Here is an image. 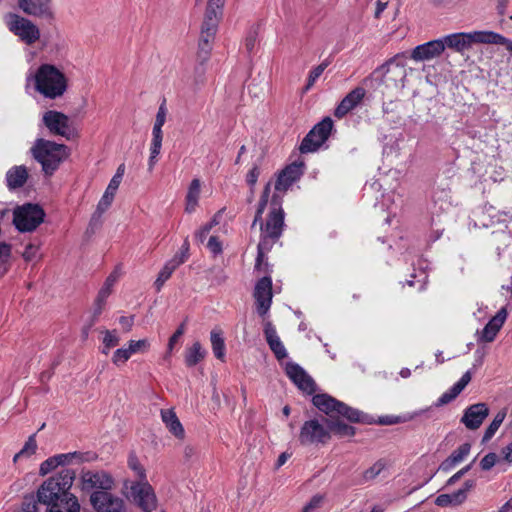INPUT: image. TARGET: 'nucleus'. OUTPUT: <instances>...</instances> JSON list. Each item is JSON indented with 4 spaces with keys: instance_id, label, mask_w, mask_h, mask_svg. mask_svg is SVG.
<instances>
[{
    "instance_id": "4",
    "label": "nucleus",
    "mask_w": 512,
    "mask_h": 512,
    "mask_svg": "<svg viewBox=\"0 0 512 512\" xmlns=\"http://www.w3.org/2000/svg\"><path fill=\"white\" fill-rule=\"evenodd\" d=\"M128 467L139 478V481L125 480L124 489L127 491L128 496L137 502L144 512H151L157 506V499L151 486L143 481L145 472L134 454H130L128 457Z\"/></svg>"
},
{
    "instance_id": "32",
    "label": "nucleus",
    "mask_w": 512,
    "mask_h": 512,
    "mask_svg": "<svg viewBox=\"0 0 512 512\" xmlns=\"http://www.w3.org/2000/svg\"><path fill=\"white\" fill-rule=\"evenodd\" d=\"M206 356V350L200 342L196 341L185 351L184 362L187 367H193L201 362Z\"/></svg>"
},
{
    "instance_id": "22",
    "label": "nucleus",
    "mask_w": 512,
    "mask_h": 512,
    "mask_svg": "<svg viewBox=\"0 0 512 512\" xmlns=\"http://www.w3.org/2000/svg\"><path fill=\"white\" fill-rule=\"evenodd\" d=\"M366 91L363 87H356L350 91L335 108L334 116L338 119L343 118L352 111L365 97Z\"/></svg>"
},
{
    "instance_id": "63",
    "label": "nucleus",
    "mask_w": 512,
    "mask_h": 512,
    "mask_svg": "<svg viewBox=\"0 0 512 512\" xmlns=\"http://www.w3.org/2000/svg\"><path fill=\"white\" fill-rule=\"evenodd\" d=\"M211 224H206L204 225L200 230L199 232L196 234V236L199 238V240L201 242L204 241L205 237L207 236V234L210 232L211 230Z\"/></svg>"
},
{
    "instance_id": "9",
    "label": "nucleus",
    "mask_w": 512,
    "mask_h": 512,
    "mask_svg": "<svg viewBox=\"0 0 512 512\" xmlns=\"http://www.w3.org/2000/svg\"><path fill=\"white\" fill-rule=\"evenodd\" d=\"M13 216V223L20 232H32L44 221L45 212L39 205L29 203L17 207Z\"/></svg>"
},
{
    "instance_id": "16",
    "label": "nucleus",
    "mask_w": 512,
    "mask_h": 512,
    "mask_svg": "<svg viewBox=\"0 0 512 512\" xmlns=\"http://www.w3.org/2000/svg\"><path fill=\"white\" fill-rule=\"evenodd\" d=\"M90 503L96 512H123L124 502L109 491H95L90 495Z\"/></svg>"
},
{
    "instance_id": "36",
    "label": "nucleus",
    "mask_w": 512,
    "mask_h": 512,
    "mask_svg": "<svg viewBox=\"0 0 512 512\" xmlns=\"http://www.w3.org/2000/svg\"><path fill=\"white\" fill-rule=\"evenodd\" d=\"M205 80V68L203 64H199L187 78L186 85L190 90L197 91L205 84Z\"/></svg>"
},
{
    "instance_id": "57",
    "label": "nucleus",
    "mask_w": 512,
    "mask_h": 512,
    "mask_svg": "<svg viewBox=\"0 0 512 512\" xmlns=\"http://www.w3.org/2000/svg\"><path fill=\"white\" fill-rule=\"evenodd\" d=\"M259 175H260L259 168L257 166H254L247 173V176H246V181H247L248 185L254 186L256 184L257 180H258Z\"/></svg>"
},
{
    "instance_id": "25",
    "label": "nucleus",
    "mask_w": 512,
    "mask_h": 512,
    "mask_svg": "<svg viewBox=\"0 0 512 512\" xmlns=\"http://www.w3.org/2000/svg\"><path fill=\"white\" fill-rule=\"evenodd\" d=\"M162 422L165 424L169 433L180 443H183L186 437L185 429L177 417L174 410L162 411Z\"/></svg>"
},
{
    "instance_id": "39",
    "label": "nucleus",
    "mask_w": 512,
    "mask_h": 512,
    "mask_svg": "<svg viewBox=\"0 0 512 512\" xmlns=\"http://www.w3.org/2000/svg\"><path fill=\"white\" fill-rule=\"evenodd\" d=\"M38 445L36 441V435L33 434L29 436L25 444L23 445L22 449L16 453L13 457V462L17 463L18 461L22 459H29L31 458L37 451Z\"/></svg>"
},
{
    "instance_id": "43",
    "label": "nucleus",
    "mask_w": 512,
    "mask_h": 512,
    "mask_svg": "<svg viewBox=\"0 0 512 512\" xmlns=\"http://www.w3.org/2000/svg\"><path fill=\"white\" fill-rule=\"evenodd\" d=\"M185 255L183 253L176 254L171 260H169L164 268H162V282L167 280L173 271L185 261Z\"/></svg>"
},
{
    "instance_id": "38",
    "label": "nucleus",
    "mask_w": 512,
    "mask_h": 512,
    "mask_svg": "<svg viewBox=\"0 0 512 512\" xmlns=\"http://www.w3.org/2000/svg\"><path fill=\"white\" fill-rule=\"evenodd\" d=\"M403 57V54H397L382 66V68L385 69L387 73L393 72L399 76L401 82H403L406 77L405 63L401 61V58Z\"/></svg>"
},
{
    "instance_id": "28",
    "label": "nucleus",
    "mask_w": 512,
    "mask_h": 512,
    "mask_svg": "<svg viewBox=\"0 0 512 512\" xmlns=\"http://www.w3.org/2000/svg\"><path fill=\"white\" fill-rule=\"evenodd\" d=\"M58 455L61 462V466L89 463L97 459V454L93 451H74L68 453H61Z\"/></svg>"
},
{
    "instance_id": "51",
    "label": "nucleus",
    "mask_w": 512,
    "mask_h": 512,
    "mask_svg": "<svg viewBox=\"0 0 512 512\" xmlns=\"http://www.w3.org/2000/svg\"><path fill=\"white\" fill-rule=\"evenodd\" d=\"M185 332V324L182 323L178 328L177 330L174 332V334L170 337L169 341H168V346H167V350L169 353H171L175 347V345L178 344L180 338L182 337V335L184 334Z\"/></svg>"
},
{
    "instance_id": "30",
    "label": "nucleus",
    "mask_w": 512,
    "mask_h": 512,
    "mask_svg": "<svg viewBox=\"0 0 512 512\" xmlns=\"http://www.w3.org/2000/svg\"><path fill=\"white\" fill-rule=\"evenodd\" d=\"M28 179V170L19 165L10 168L6 173V182L10 190L22 187Z\"/></svg>"
},
{
    "instance_id": "54",
    "label": "nucleus",
    "mask_w": 512,
    "mask_h": 512,
    "mask_svg": "<svg viewBox=\"0 0 512 512\" xmlns=\"http://www.w3.org/2000/svg\"><path fill=\"white\" fill-rule=\"evenodd\" d=\"M120 276H121V269L119 267H117L106 278L103 285H105L111 289H114V286L117 283V281L119 280Z\"/></svg>"
},
{
    "instance_id": "7",
    "label": "nucleus",
    "mask_w": 512,
    "mask_h": 512,
    "mask_svg": "<svg viewBox=\"0 0 512 512\" xmlns=\"http://www.w3.org/2000/svg\"><path fill=\"white\" fill-rule=\"evenodd\" d=\"M34 158L42 165L47 175H52L69 156V149L63 144L39 139L31 149Z\"/></svg>"
},
{
    "instance_id": "20",
    "label": "nucleus",
    "mask_w": 512,
    "mask_h": 512,
    "mask_svg": "<svg viewBox=\"0 0 512 512\" xmlns=\"http://www.w3.org/2000/svg\"><path fill=\"white\" fill-rule=\"evenodd\" d=\"M254 297L257 312L264 316L269 311L272 303V280L270 277H263L256 283Z\"/></svg>"
},
{
    "instance_id": "46",
    "label": "nucleus",
    "mask_w": 512,
    "mask_h": 512,
    "mask_svg": "<svg viewBox=\"0 0 512 512\" xmlns=\"http://www.w3.org/2000/svg\"><path fill=\"white\" fill-rule=\"evenodd\" d=\"M61 466V462L59 459V455H54L49 457L45 461L40 464L39 474L45 476L55 470L57 467Z\"/></svg>"
},
{
    "instance_id": "12",
    "label": "nucleus",
    "mask_w": 512,
    "mask_h": 512,
    "mask_svg": "<svg viewBox=\"0 0 512 512\" xmlns=\"http://www.w3.org/2000/svg\"><path fill=\"white\" fill-rule=\"evenodd\" d=\"M333 129V120L325 117L304 137L299 147L301 153L315 152L329 138Z\"/></svg>"
},
{
    "instance_id": "33",
    "label": "nucleus",
    "mask_w": 512,
    "mask_h": 512,
    "mask_svg": "<svg viewBox=\"0 0 512 512\" xmlns=\"http://www.w3.org/2000/svg\"><path fill=\"white\" fill-rule=\"evenodd\" d=\"M46 512H81V506L75 495H68L65 501L48 507Z\"/></svg>"
},
{
    "instance_id": "58",
    "label": "nucleus",
    "mask_w": 512,
    "mask_h": 512,
    "mask_svg": "<svg viewBox=\"0 0 512 512\" xmlns=\"http://www.w3.org/2000/svg\"><path fill=\"white\" fill-rule=\"evenodd\" d=\"M495 45L505 46L507 51H509L512 54V40L504 37L503 35H501L499 33L497 35Z\"/></svg>"
},
{
    "instance_id": "61",
    "label": "nucleus",
    "mask_w": 512,
    "mask_h": 512,
    "mask_svg": "<svg viewBox=\"0 0 512 512\" xmlns=\"http://www.w3.org/2000/svg\"><path fill=\"white\" fill-rule=\"evenodd\" d=\"M503 458L508 463H512V441L502 449Z\"/></svg>"
},
{
    "instance_id": "62",
    "label": "nucleus",
    "mask_w": 512,
    "mask_h": 512,
    "mask_svg": "<svg viewBox=\"0 0 512 512\" xmlns=\"http://www.w3.org/2000/svg\"><path fill=\"white\" fill-rule=\"evenodd\" d=\"M124 173H125V165L124 164H121L118 168H117V171L115 173V175L112 177L111 180L115 181L116 183L120 184L121 181H122V178L124 176Z\"/></svg>"
},
{
    "instance_id": "37",
    "label": "nucleus",
    "mask_w": 512,
    "mask_h": 512,
    "mask_svg": "<svg viewBox=\"0 0 512 512\" xmlns=\"http://www.w3.org/2000/svg\"><path fill=\"white\" fill-rule=\"evenodd\" d=\"M200 189V181L198 179L192 180L186 196V212L191 213L195 210L196 206L198 205Z\"/></svg>"
},
{
    "instance_id": "23",
    "label": "nucleus",
    "mask_w": 512,
    "mask_h": 512,
    "mask_svg": "<svg viewBox=\"0 0 512 512\" xmlns=\"http://www.w3.org/2000/svg\"><path fill=\"white\" fill-rule=\"evenodd\" d=\"M444 49L445 44L442 39L432 40L416 46L411 53V58L415 61L430 60L439 56Z\"/></svg>"
},
{
    "instance_id": "24",
    "label": "nucleus",
    "mask_w": 512,
    "mask_h": 512,
    "mask_svg": "<svg viewBox=\"0 0 512 512\" xmlns=\"http://www.w3.org/2000/svg\"><path fill=\"white\" fill-rule=\"evenodd\" d=\"M508 316L507 309L502 307L496 315L489 320L481 332L480 340L483 342H492L498 332L504 325Z\"/></svg>"
},
{
    "instance_id": "26",
    "label": "nucleus",
    "mask_w": 512,
    "mask_h": 512,
    "mask_svg": "<svg viewBox=\"0 0 512 512\" xmlns=\"http://www.w3.org/2000/svg\"><path fill=\"white\" fill-rule=\"evenodd\" d=\"M264 334L266 341L278 360H282L287 357V351L279 336L277 335L274 326L267 322L264 328Z\"/></svg>"
},
{
    "instance_id": "14",
    "label": "nucleus",
    "mask_w": 512,
    "mask_h": 512,
    "mask_svg": "<svg viewBox=\"0 0 512 512\" xmlns=\"http://www.w3.org/2000/svg\"><path fill=\"white\" fill-rule=\"evenodd\" d=\"M43 122L52 133L68 140L78 135L75 129L70 126L69 117L62 112L47 111L43 115Z\"/></svg>"
},
{
    "instance_id": "19",
    "label": "nucleus",
    "mask_w": 512,
    "mask_h": 512,
    "mask_svg": "<svg viewBox=\"0 0 512 512\" xmlns=\"http://www.w3.org/2000/svg\"><path fill=\"white\" fill-rule=\"evenodd\" d=\"M302 173V165L296 163L288 165L279 173L275 182L274 193L278 195V200L282 202L283 194L301 177Z\"/></svg>"
},
{
    "instance_id": "45",
    "label": "nucleus",
    "mask_w": 512,
    "mask_h": 512,
    "mask_svg": "<svg viewBox=\"0 0 512 512\" xmlns=\"http://www.w3.org/2000/svg\"><path fill=\"white\" fill-rule=\"evenodd\" d=\"M113 293V289L103 285L99 292H98V295L96 297V300H95V311L94 313L95 314H100L105 303H106V300L108 299V297Z\"/></svg>"
},
{
    "instance_id": "31",
    "label": "nucleus",
    "mask_w": 512,
    "mask_h": 512,
    "mask_svg": "<svg viewBox=\"0 0 512 512\" xmlns=\"http://www.w3.org/2000/svg\"><path fill=\"white\" fill-rule=\"evenodd\" d=\"M160 151V111L156 114V119L153 127V141L150 149L149 157V170H152L155 163L158 162V154Z\"/></svg>"
},
{
    "instance_id": "1",
    "label": "nucleus",
    "mask_w": 512,
    "mask_h": 512,
    "mask_svg": "<svg viewBox=\"0 0 512 512\" xmlns=\"http://www.w3.org/2000/svg\"><path fill=\"white\" fill-rule=\"evenodd\" d=\"M312 402L314 406L328 416L325 422L330 433L333 432L339 437L355 434V428L345 424L339 418L343 417L350 422H360L362 421V413L359 410L349 407L328 394L314 395Z\"/></svg>"
},
{
    "instance_id": "3",
    "label": "nucleus",
    "mask_w": 512,
    "mask_h": 512,
    "mask_svg": "<svg viewBox=\"0 0 512 512\" xmlns=\"http://www.w3.org/2000/svg\"><path fill=\"white\" fill-rule=\"evenodd\" d=\"M284 227V211L278 195L273 194L271 199V210L265 224L261 223V239L257 246L256 269H261L265 253L280 238Z\"/></svg>"
},
{
    "instance_id": "5",
    "label": "nucleus",
    "mask_w": 512,
    "mask_h": 512,
    "mask_svg": "<svg viewBox=\"0 0 512 512\" xmlns=\"http://www.w3.org/2000/svg\"><path fill=\"white\" fill-rule=\"evenodd\" d=\"M75 479V472L73 470H63L58 475L50 477L39 487L37 491V498L40 503L48 507L58 504L60 501H65L66 496L73 495L70 489Z\"/></svg>"
},
{
    "instance_id": "49",
    "label": "nucleus",
    "mask_w": 512,
    "mask_h": 512,
    "mask_svg": "<svg viewBox=\"0 0 512 512\" xmlns=\"http://www.w3.org/2000/svg\"><path fill=\"white\" fill-rule=\"evenodd\" d=\"M10 254V246L7 244H0V274L6 272L10 259Z\"/></svg>"
},
{
    "instance_id": "13",
    "label": "nucleus",
    "mask_w": 512,
    "mask_h": 512,
    "mask_svg": "<svg viewBox=\"0 0 512 512\" xmlns=\"http://www.w3.org/2000/svg\"><path fill=\"white\" fill-rule=\"evenodd\" d=\"M298 439L303 446L324 445L331 439V434L328 426H324L317 419H311L302 425Z\"/></svg>"
},
{
    "instance_id": "17",
    "label": "nucleus",
    "mask_w": 512,
    "mask_h": 512,
    "mask_svg": "<svg viewBox=\"0 0 512 512\" xmlns=\"http://www.w3.org/2000/svg\"><path fill=\"white\" fill-rule=\"evenodd\" d=\"M285 372L288 378L302 392L308 395H311L315 392L316 384L314 380L307 374V372L300 365L294 362H288L285 367Z\"/></svg>"
},
{
    "instance_id": "15",
    "label": "nucleus",
    "mask_w": 512,
    "mask_h": 512,
    "mask_svg": "<svg viewBox=\"0 0 512 512\" xmlns=\"http://www.w3.org/2000/svg\"><path fill=\"white\" fill-rule=\"evenodd\" d=\"M19 9L33 17L53 21L55 19V10L52 0H17Z\"/></svg>"
},
{
    "instance_id": "56",
    "label": "nucleus",
    "mask_w": 512,
    "mask_h": 512,
    "mask_svg": "<svg viewBox=\"0 0 512 512\" xmlns=\"http://www.w3.org/2000/svg\"><path fill=\"white\" fill-rule=\"evenodd\" d=\"M472 467V463L466 465L465 467H463L462 469H460L458 472H456L453 476H451L448 481H447V485H453L455 484L458 480H460Z\"/></svg>"
},
{
    "instance_id": "40",
    "label": "nucleus",
    "mask_w": 512,
    "mask_h": 512,
    "mask_svg": "<svg viewBox=\"0 0 512 512\" xmlns=\"http://www.w3.org/2000/svg\"><path fill=\"white\" fill-rule=\"evenodd\" d=\"M507 415V409H501L497 412V414L494 416L492 422L490 425L486 428L484 435L482 437V442L486 443L488 442L497 432L503 421L505 420Z\"/></svg>"
},
{
    "instance_id": "2",
    "label": "nucleus",
    "mask_w": 512,
    "mask_h": 512,
    "mask_svg": "<svg viewBox=\"0 0 512 512\" xmlns=\"http://www.w3.org/2000/svg\"><path fill=\"white\" fill-rule=\"evenodd\" d=\"M27 83H33L35 90L43 97L56 99L65 94L68 88V78L59 67L43 63L26 77Z\"/></svg>"
},
{
    "instance_id": "18",
    "label": "nucleus",
    "mask_w": 512,
    "mask_h": 512,
    "mask_svg": "<svg viewBox=\"0 0 512 512\" xmlns=\"http://www.w3.org/2000/svg\"><path fill=\"white\" fill-rule=\"evenodd\" d=\"M489 411L486 403L472 404L464 410L460 422L469 430H477L488 417Z\"/></svg>"
},
{
    "instance_id": "60",
    "label": "nucleus",
    "mask_w": 512,
    "mask_h": 512,
    "mask_svg": "<svg viewBox=\"0 0 512 512\" xmlns=\"http://www.w3.org/2000/svg\"><path fill=\"white\" fill-rule=\"evenodd\" d=\"M184 458L188 461L196 455V448L192 445H186L183 449Z\"/></svg>"
},
{
    "instance_id": "34",
    "label": "nucleus",
    "mask_w": 512,
    "mask_h": 512,
    "mask_svg": "<svg viewBox=\"0 0 512 512\" xmlns=\"http://www.w3.org/2000/svg\"><path fill=\"white\" fill-rule=\"evenodd\" d=\"M466 500L464 491H455L451 494H440L435 499V504L440 507L458 506Z\"/></svg>"
},
{
    "instance_id": "10",
    "label": "nucleus",
    "mask_w": 512,
    "mask_h": 512,
    "mask_svg": "<svg viewBox=\"0 0 512 512\" xmlns=\"http://www.w3.org/2000/svg\"><path fill=\"white\" fill-rule=\"evenodd\" d=\"M5 23L9 31L27 45H33L40 39V29L31 20L17 14H8Z\"/></svg>"
},
{
    "instance_id": "53",
    "label": "nucleus",
    "mask_w": 512,
    "mask_h": 512,
    "mask_svg": "<svg viewBox=\"0 0 512 512\" xmlns=\"http://www.w3.org/2000/svg\"><path fill=\"white\" fill-rule=\"evenodd\" d=\"M498 461V456L494 452L486 454L480 461L481 469L484 471L490 470Z\"/></svg>"
},
{
    "instance_id": "29",
    "label": "nucleus",
    "mask_w": 512,
    "mask_h": 512,
    "mask_svg": "<svg viewBox=\"0 0 512 512\" xmlns=\"http://www.w3.org/2000/svg\"><path fill=\"white\" fill-rule=\"evenodd\" d=\"M471 445L464 443L454 450L439 466V470L449 472L457 464L461 463L470 453Z\"/></svg>"
},
{
    "instance_id": "8",
    "label": "nucleus",
    "mask_w": 512,
    "mask_h": 512,
    "mask_svg": "<svg viewBox=\"0 0 512 512\" xmlns=\"http://www.w3.org/2000/svg\"><path fill=\"white\" fill-rule=\"evenodd\" d=\"M497 35L498 33L493 31H472L450 34L442 40L445 47L461 53L470 49L473 44L495 45Z\"/></svg>"
},
{
    "instance_id": "52",
    "label": "nucleus",
    "mask_w": 512,
    "mask_h": 512,
    "mask_svg": "<svg viewBox=\"0 0 512 512\" xmlns=\"http://www.w3.org/2000/svg\"><path fill=\"white\" fill-rule=\"evenodd\" d=\"M323 503V496L322 495H315L311 498V500L309 501V503H307L301 512H316L320 506L322 505Z\"/></svg>"
},
{
    "instance_id": "48",
    "label": "nucleus",
    "mask_w": 512,
    "mask_h": 512,
    "mask_svg": "<svg viewBox=\"0 0 512 512\" xmlns=\"http://www.w3.org/2000/svg\"><path fill=\"white\" fill-rule=\"evenodd\" d=\"M39 251L40 245L29 243L25 246L22 256L26 261H34L40 258Z\"/></svg>"
},
{
    "instance_id": "47",
    "label": "nucleus",
    "mask_w": 512,
    "mask_h": 512,
    "mask_svg": "<svg viewBox=\"0 0 512 512\" xmlns=\"http://www.w3.org/2000/svg\"><path fill=\"white\" fill-rule=\"evenodd\" d=\"M119 337L115 331H106L103 337V349L102 352L107 355L110 349L116 347L119 344Z\"/></svg>"
},
{
    "instance_id": "50",
    "label": "nucleus",
    "mask_w": 512,
    "mask_h": 512,
    "mask_svg": "<svg viewBox=\"0 0 512 512\" xmlns=\"http://www.w3.org/2000/svg\"><path fill=\"white\" fill-rule=\"evenodd\" d=\"M327 66L328 63L323 62L310 71L306 89H309L311 86H313L315 81L322 75Z\"/></svg>"
},
{
    "instance_id": "11",
    "label": "nucleus",
    "mask_w": 512,
    "mask_h": 512,
    "mask_svg": "<svg viewBox=\"0 0 512 512\" xmlns=\"http://www.w3.org/2000/svg\"><path fill=\"white\" fill-rule=\"evenodd\" d=\"M115 485L114 478L104 470H83L80 473L78 487L82 492L110 491Z\"/></svg>"
},
{
    "instance_id": "44",
    "label": "nucleus",
    "mask_w": 512,
    "mask_h": 512,
    "mask_svg": "<svg viewBox=\"0 0 512 512\" xmlns=\"http://www.w3.org/2000/svg\"><path fill=\"white\" fill-rule=\"evenodd\" d=\"M270 188H271L270 183H267L266 186L264 187V190L262 192L261 198L258 203V207H257L254 221L252 223V227H254L257 224V222L262 220V214H263V212L266 208V205L268 203Z\"/></svg>"
},
{
    "instance_id": "64",
    "label": "nucleus",
    "mask_w": 512,
    "mask_h": 512,
    "mask_svg": "<svg viewBox=\"0 0 512 512\" xmlns=\"http://www.w3.org/2000/svg\"><path fill=\"white\" fill-rule=\"evenodd\" d=\"M119 323L121 324L124 330L129 331L133 325V320L129 317H121Z\"/></svg>"
},
{
    "instance_id": "41",
    "label": "nucleus",
    "mask_w": 512,
    "mask_h": 512,
    "mask_svg": "<svg viewBox=\"0 0 512 512\" xmlns=\"http://www.w3.org/2000/svg\"><path fill=\"white\" fill-rule=\"evenodd\" d=\"M211 345L215 357L223 360L225 356V343L221 332L215 330L211 332Z\"/></svg>"
},
{
    "instance_id": "42",
    "label": "nucleus",
    "mask_w": 512,
    "mask_h": 512,
    "mask_svg": "<svg viewBox=\"0 0 512 512\" xmlns=\"http://www.w3.org/2000/svg\"><path fill=\"white\" fill-rule=\"evenodd\" d=\"M387 467V462L385 459L377 460L371 467L366 469L362 473L363 481H371L375 479L383 470Z\"/></svg>"
},
{
    "instance_id": "27",
    "label": "nucleus",
    "mask_w": 512,
    "mask_h": 512,
    "mask_svg": "<svg viewBox=\"0 0 512 512\" xmlns=\"http://www.w3.org/2000/svg\"><path fill=\"white\" fill-rule=\"evenodd\" d=\"M472 379L471 371H466L448 391L444 392L437 400V406H443L453 401L469 384Z\"/></svg>"
},
{
    "instance_id": "55",
    "label": "nucleus",
    "mask_w": 512,
    "mask_h": 512,
    "mask_svg": "<svg viewBox=\"0 0 512 512\" xmlns=\"http://www.w3.org/2000/svg\"><path fill=\"white\" fill-rule=\"evenodd\" d=\"M207 247L215 255L220 254L222 252V244L216 236H211L209 238Z\"/></svg>"
},
{
    "instance_id": "21",
    "label": "nucleus",
    "mask_w": 512,
    "mask_h": 512,
    "mask_svg": "<svg viewBox=\"0 0 512 512\" xmlns=\"http://www.w3.org/2000/svg\"><path fill=\"white\" fill-rule=\"evenodd\" d=\"M150 348V343L147 339L131 340L126 346L117 349L113 356L112 362L119 366L127 362L135 354H143Z\"/></svg>"
},
{
    "instance_id": "59",
    "label": "nucleus",
    "mask_w": 512,
    "mask_h": 512,
    "mask_svg": "<svg viewBox=\"0 0 512 512\" xmlns=\"http://www.w3.org/2000/svg\"><path fill=\"white\" fill-rule=\"evenodd\" d=\"M255 44H256V34L253 32V33H250L246 39H245V47L246 49L251 52L253 51L254 47H255Z\"/></svg>"
},
{
    "instance_id": "6",
    "label": "nucleus",
    "mask_w": 512,
    "mask_h": 512,
    "mask_svg": "<svg viewBox=\"0 0 512 512\" xmlns=\"http://www.w3.org/2000/svg\"><path fill=\"white\" fill-rule=\"evenodd\" d=\"M225 0H208L199 39V57L206 60L222 17Z\"/></svg>"
},
{
    "instance_id": "35",
    "label": "nucleus",
    "mask_w": 512,
    "mask_h": 512,
    "mask_svg": "<svg viewBox=\"0 0 512 512\" xmlns=\"http://www.w3.org/2000/svg\"><path fill=\"white\" fill-rule=\"evenodd\" d=\"M119 186L120 184L110 180L104 194L102 195L97 205V210L100 213L105 212L111 206Z\"/></svg>"
}]
</instances>
